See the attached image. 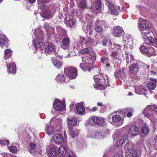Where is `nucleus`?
Returning a JSON list of instances; mask_svg holds the SVG:
<instances>
[{
    "label": "nucleus",
    "instance_id": "nucleus-56",
    "mask_svg": "<svg viewBox=\"0 0 157 157\" xmlns=\"http://www.w3.org/2000/svg\"><path fill=\"white\" fill-rule=\"evenodd\" d=\"M91 51V50L90 48H86L81 50L80 53L82 54H88Z\"/></svg>",
    "mask_w": 157,
    "mask_h": 157
},
{
    "label": "nucleus",
    "instance_id": "nucleus-55",
    "mask_svg": "<svg viewBox=\"0 0 157 157\" xmlns=\"http://www.w3.org/2000/svg\"><path fill=\"white\" fill-rule=\"evenodd\" d=\"M93 31L92 30L91 26L90 25H87L86 26V30L85 33L86 34L89 35H91Z\"/></svg>",
    "mask_w": 157,
    "mask_h": 157
},
{
    "label": "nucleus",
    "instance_id": "nucleus-50",
    "mask_svg": "<svg viewBox=\"0 0 157 157\" xmlns=\"http://www.w3.org/2000/svg\"><path fill=\"white\" fill-rule=\"evenodd\" d=\"M140 66H141V68L143 69V71L145 72H147L149 71L150 66L143 63H140Z\"/></svg>",
    "mask_w": 157,
    "mask_h": 157
},
{
    "label": "nucleus",
    "instance_id": "nucleus-21",
    "mask_svg": "<svg viewBox=\"0 0 157 157\" xmlns=\"http://www.w3.org/2000/svg\"><path fill=\"white\" fill-rule=\"evenodd\" d=\"M7 67L8 72L12 74H14L16 73V66L14 63L11 62L9 64L8 66L7 65Z\"/></svg>",
    "mask_w": 157,
    "mask_h": 157
},
{
    "label": "nucleus",
    "instance_id": "nucleus-57",
    "mask_svg": "<svg viewBox=\"0 0 157 157\" xmlns=\"http://www.w3.org/2000/svg\"><path fill=\"white\" fill-rule=\"evenodd\" d=\"M10 142L8 140H0V144L1 145L4 146L6 145H8L9 144Z\"/></svg>",
    "mask_w": 157,
    "mask_h": 157
},
{
    "label": "nucleus",
    "instance_id": "nucleus-8",
    "mask_svg": "<svg viewBox=\"0 0 157 157\" xmlns=\"http://www.w3.org/2000/svg\"><path fill=\"white\" fill-rule=\"evenodd\" d=\"M80 41L82 45L87 46H92L95 45V40L94 39L87 36L86 37H80Z\"/></svg>",
    "mask_w": 157,
    "mask_h": 157
},
{
    "label": "nucleus",
    "instance_id": "nucleus-15",
    "mask_svg": "<svg viewBox=\"0 0 157 157\" xmlns=\"http://www.w3.org/2000/svg\"><path fill=\"white\" fill-rule=\"evenodd\" d=\"M52 140L55 143L59 144L63 142L64 139L63 136L61 134H57L52 137Z\"/></svg>",
    "mask_w": 157,
    "mask_h": 157
},
{
    "label": "nucleus",
    "instance_id": "nucleus-1",
    "mask_svg": "<svg viewBox=\"0 0 157 157\" xmlns=\"http://www.w3.org/2000/svg\"><path fill=\"white\" fill-rule=\"evenodd\" d=\"M35 38L33 39V44L35 49L37 50L38 48L41 50H43L42 46H44V52L45 54H50L53 53L55 49V46L51 43L46 42L43 37V33L40 28L36 29L34 32Z\"/></svg>",
    "mask_w": 157,
    "mask_h": 157
},
{
    "label": "nucleus",
    "instance_id": "nucleus-11",
    "mask_svg": "<svg viewBox=\"0 0 157 157\" xmlns=\"http://www.w3.org/2000/svg\"><path fill=\"white\" fill-rule=\"evenodd\" d=\"M64 72L66 74L68 73V77L70 78L73 79L75 78L77 76V72L76 69L74 67L70 68H66L64 69Z\"/></svg>",
    "mask_w": 157,
    "mask_h": 157
},
{
    "label": "nucleus",
    "instance_id": "nucleus-59",
    "mask_svg": "<svg viewBox=\"0 0 157 157\" xmlns=\"http://www.w3.org/2000/svg\"><path fill=\"white\" fill-rule=\"evenodd\" d=\"M88 137L92 139H94V132H89L87 135Z\"/></svg>",
    "mask_w": 157,
    "mask_h": 157
},
{
    "label": "nucleus",
    "instance_id": "nucleus-63",
    "mask_svg": "<svg viewBox=\"0 0 157 157\" xmlns=\"http://www.w3.org/2000/svg\"><path fill=\"white\" fill-rule=\"evenodd\" d=\"M98 107H94L92 108L91 110L92 112H94L95 111H96Z\"/></svg>",
    "mask_w": 157,
    "mask_h": 157
},
{
    "label": "nucleus",
    "instance_id": "nucleus-18",
    "mask_svg": "<svg viewBox=\"0 0 157 157\" xmlns=\"http://www.w3.org/2000/svg\"><path fill=\"white\" fill-rule=\"evenodd\" d=\"M112 118L113 122L117 123L116 124V127H119L122 124L121 117L119 115H115L112 117Z\"/></svg>",
    "mask_w": 157,
    "mask_h": 157
},
{
    "label": "nucleus",
    "instance_id": "nucleus-13",
    "mask_svg": "<svg viewBox=\"0 0 157 157\" xmlns=\"http://www.w3.org/2000/svg\"><path fill=\"white\" fill-rule=\"evenodd\" d=\"M9 41L4 35H0V46L3 48H6L9 45Z\"/></svg>",
    "mask_w": 157,
    "mask_h": 157
},
{
    "label": "nucleus",
    "instance_id": "nucleus-12",
    "mask_svg": "<svg viewBox=\"0 0 157 157\" xmlns=\"http://www.w3.org/2000/svg\"><path fill=\"white\" fill-rule=\"evenodd\" d=\"M140 63H132L129 68V71L135 75L134 79L137 81V76L136 73L139 71L140 69Z\"/></svg>",
    "mask_w": 157,
    "mask_h": 157
},
{
    "label": "nucleus",
    "instance_id": "nucleus-61",
    "mask_svg": "<svg viewBox=\"0 0 157 157\" xmlns=\"http://www.w3.org/2000/svg\"><path fill=\"white\" fill-rule=\"evenodd\" d=\"M67 157H75L74 155V153L72 151L69 152Z\"/></svg>",
    "mask_w": 157,
    "mask_h": 157
},
{
    "label": "nucleus",
    "instance_id": "nucleus-52",
    "mask_svg": "<svg viewBox=\"0 0 157 157\" xmlns=\"http://www.w3.org/2000/svg\"><path fill=\"white\" fill-rule=\"evenodd\" d=\"M156 86L155 83L150 82L148 83L147 85V87L149 89L153 90L155 89Z\"/></svg>",
    "mask_w": 157,
    "mask_h": 157
},
{
    "label": "nucleus",
    "instance_id": "nucleus-30",
    "mask_svg": "<svg viewBox=\"0 0 157 157\" xmlns=\"http://www.w3.org/2000/svg\"><path fill=\"white\" fill-rule=\"evenodd\" d=\"M45 130V132L48 135H52L56 132H58L56 128H54L52 126L48 125H46Z\"/></svg>",
    "mask_w": 157,
    "mask_h": 157
},
{
    "label": "nucleus",
    "instance_id": "nucleus-44",
    "mask_svg": "<svg viewBox=\"0 0 157 157\" xmlns=\"http://www.w3.org/2000/svg\"><path fill=\"white\" fill-rule=\"evenodd\" d=\"M12 52L10 49H7L4 51V58L5 59L9 58L12 56Z\"/></svg>",
    "mask_w": 157,
    "mask_h": 157
},
{
    "label": "nucleus",
    "instance_id": "nucleus-17",
    "mask_svg": "<svg viewBox=\"0 0 157 157\" xmlns=\"http://www.w3.org/2000/svg\"><path fill=\"white\" fill-rule=\"evenodd\" d=\"M109 60L107 53H105V55L101 56L100 59L101 62L104 64H105V67L107 69L109 68L110 67V65L108 63Z\"/></svg>",
    "mask_w": 157,
    "mask_h": 157
},
{
    "label": "nucleus",
    "instance_id": "nucleus-6",
    "mask_svg": "<svg viewBox=\"0 0 157 157\" xmlns=\"http://www.w3.org/2000/svg\"><path fill=\"white\" fill-rule=\"evenodd\" d=\"M108 47L114 49V47L116 49H117L118 51L113 52H112L110 54V56L111 58V59L112 60H115L117 59H122V57H123V54L122 52H121V45L117 44H113V47H111L110 45H108Z\"/></svg>",
    "mask_w": 157,
    "mask_h": 157
},
{
    "label": "nucleus",
    "instance_id": "nucleus-7",
    "mask_svg": "<svg viewBox=\"0 0 157 157\" xmlns=\"http://www.w3.org/2000/svg\"><path fill=\"white\" fill-rule=\"evenodd\" d=\"M53 107L56 111H64L65 110V104L59 99L55 100L53 103Z\"/></svg>",
    "mask_w": 157,
    "mask_h": 157
},
{
    "label": "nucleus",
    "instance_id": "nucleus-39",
    "mask_svg": "<svg viewBox=\"0 0 157 157\" xmlns=\"http://www.w3.org/2000/svg\"><path fill=\"white\" fill-rule=\"evenodd\" d=\"M141 135L142 136H144L147 135L149 132V128L146 127L144 126L142 127L140 129Z\"/></svg>",
    "mask_w": 157,
    "mask_h": 157
},
{
    "label": "nucleus",
    "instance_id": "nucleus-32",
    "mask_svg": "<svg viewBox=\"0 0 157 157\" xmlns=\"http://www.w3.org/2000/svg\"><path fill=\"white\" fill-rule=\"evenodd\" d=\"M87 64L85 63H81L80 64V67L83 71H88L90 72L92 68L91 67V64Z\"/></svg>",
    "mask_w": 157,
    "mask_h": 157
},
{
    "label": "nucleus",
    "instance_id": "nucleus-43",
    "mask_svg": "<svg viewBox=\"0 0 157 157\" xmlns=\"http://www.w3.org/2000/svg\"><path fill=\"white\" fill-rule=\"evenodd\" d=\"M148 51L147 56L148 57L156 54H155V48L152 46L149 47L148 48Z\"/></svg>",
    "mask_w": 157,
    "mask_h": 157
},
{
    "label": "nucleus",
    "instance_id": "nucleus-2",
    "mask_svg": "<svg viewBox=\"0 0 157 157\" xmlns=\"http://www.w3.org/2000/svg\"><path fill=\"white\" fill-rule=\"evenodd\" d=\"M139 23L140 29L141 31V34L144 40V43L149 46H153L157 47V38L156 34L151 31H142V29L150 28V26L146 24V21L143 19H140Z\"/></svg>",
    "mask_w": 157,
    "mask_h": 157
},
{
    "label": "nucleus",
    "instance_id": "nucleus-5",
    "mask_svg": "<svg viewBox=\"0 0 157 157\" xmlns=\"http://www.w3.org/2000/svg\"><path fill=\"white\" fill-rule=\"evenodd\" d=\"M157 112V106L155 105H148L144 109L142 113L144 116L153 123L157 121V118L153 113V112Z\"/></svg>",
    "mask_w": 157,
    "mask_h": 157
},
{
    "label": "nucleus",
    "instance_id": "nucleus-46",
    "mask_svg": "<svg viewBox=\"0 0 157 157\" xmlns=\"http://www.w3.org/2000/svg\"><path fill=\"white\" fill-rule=\"evenodd\" d=\"M125 111L127 113V116L128 117L130 118L133 115V109L132 108H127L125 109Z\"/></svg>",
    "mask_w": 157,
    "mask_h": 157
},
{
    "label": "nucleus",
    "instance_id": "nucleus-16",
    "mask_svg": "<svg viewBox=\"0 0 157 157\" xmlns=\"http://www.w3.org/2000/svg\"><path fill=\"white\" fill-rule=\"evenodd\" d=\"M124 31L122 28L120 26L115 27L113 31V34L116 37H119L123 34Z\"/></svg>",
    "mask_w": 157,
    "mask_h": 157
},
{
    "label": "nucleus",
    "instance_id": "nucleus-34",
    "mask_svg": "<svg viewBox=\"0 0 157 157\" xmlns=\"http://www.w3.org/2000/svg\"><path fill=\"white\" fill-rule=\"evenodd\" d=\"M90 56L89 55V56H85L82 57V59L83 62V63H85L88 65L89 64H91V63H93V59L92 58H91Z\"/></svg>",
    "mask_w": 157,
    "mask_h": 157
},
{
    "label": "nucleus",
    "instance_id": "nucleus-9",
    "mask_svg": "<svg viewBox=\"0 0 157 157\" xmlns=\"http://www.w3.org/2000/svg\"><path fill=\"white\" fill-rule=\"evenodd\" d=\"M110 0H106V4L108 6L109 9L111 14L115 15H118L120 9L119 6H115L113 3H110Z\"/></svg>",
    "mask_w": 157,
    "mask_h": 157
},
{
    "label": "nucleus",
    "instance_id": "nucleus-47",
    "mask_svg": "<svg viewBox=\"0 0 157 157\" xmlns=\"http://www.w3.org/2000/svg\"><path fill=\"white\" fill-rule=\"evenodd\" d=\"M96 25L97 26H101L103 28H105L107 26V25L105 21L103 20H98L95 23Z\"/></svg>",
    "mask_w": 157,
    "mask_h": 157
},
{
    "label": "nucleus",
    "instance_id": "nucleus-33",
    "mask_svg": "<svg viewBox=\"0 0 157 157\" xmlns=\"http://www.w3.org/2000/svg\"><path fill=\"white\" fill-rule=\"evenodd\" d=\"M44 27L48 34H52L54 33V28L52 27L51 24L45 23L44 25Z\"/></svg>",
    "mask_w": 157,
    "mask_h": 157
},
{
    "label": "nucleus",
    "instance_id": "nucleus-64",
    "mask_svg": "<svg viewBox=\"0 0 157 157\" xmlns=\"http://www.w3.org/2000/svg\"><path fill=\"white\" fill-rule=\"evenodd\" d=\"M74 105V104H71L70 105L69 107H70L71 110H72L73 109V108Z\"/></svg>",
    "mask_w": 157,
    "mask_h": 157
},
{
    "label": "nucleus",
    "instance_id": "nucleus-24",
    "mask_svg": "<svg viewBox=\"0 0 157 157\" xmlns=\"http://www.w3.org/2000/svg\"><path fill=\"white\" fill-rule=\"evenodd\" d=\"M115 78L119 79L120 78H123L125 76V74L123 69H120L116 70L114 73Z\"/></svg>",
    "mask_w": 157,
    "mask_h": 157
},
{
    "label": "nucleus",
    "instance_id": "nucleus-20",
    "mask_svg": "<svg viewBox=\"0 0 157 157\" xmlns=\"http://www.w3.org/2000/svg\"><path fill=\"white\" fill-rule=\"evenodd\" d=\"M56 79L58 82L66 83L69 82L70 78L68 77H66L65 78L63 75L59 74L56 76Z\"/></svg>",
    "mask_w": 157,
    "mask_h": 157
},
{
    "label": "nucleus",
    "instance_id": "nucleus-54",
    "mask_svg": "<svg viewBox=\"0 0 157 157\" xmlns=\"http://www.w3.org/2000/svg\"><path fill=\"white\" fill-rule=\"evenodd\" d=\"M140 50L141 53L143 54H148V48H147L145 46L143 45L140 46Z\"/></svg>",
    "mask_w": 157,
    "mask_h": 157
},
{
    "label": "nucleus",
    "instance_id": "nucleus-45",
    "mask_svg": "<svg viewBox=\"0 0 157 157\" xmlns=\"http://www.w3.org/2000/svg\"><path fill=\"white\" fill-rule=\"evenodd\" d=\"M68 24L70 26L71 28H73L76 25L75 19L72 16L69 17Z\"/></svg>",
    "mask_w": 157,
    "mask_h": 157
},
{
    "label": "nucleus",
    "instance_id": "nucleus-37",
    "mask_svg": "<svg viewBox=\"0 0 157 157\" xmlns=\"http://www.w3.org/2000/svg\"><path fill=\"white\" fill-rule=\"evenodd\" d=\"M67 152L66 148L64 146H61L59 147L58 152L59 155V156L63 157Z\"/></svg>",
    "mask_w": 157,
    "mask_h": 157
},
{
    "label": "nucleus",
    "instance_id": "nucleus-49",
    "mask_svg": "<svg viewBox=\"0 0 157 157\" xmlns=\"http://www.w3.org/2000/svg\"><path fill=\"white\" fill-rule=\"evenodd\" d=\"M133 147V145L132 143L129 141H127L124 147L125 151L129 150H132V149H133L132 148Z\"/></svg>",
    "mask_w": 157,
    "mask_h": 157
},
{
    "label": "nucleus",
    "instance_id": "nucleus-29",
    "mask_svg": "<svg viewBox=\"0 0 157 157\" xmlns=\"http://www.w3.org/2000/svg\"><path fill=\"white\" fill-rule=\"evenodd\" d=\"M137 152L134 149L127 150L126 151L125 157H137Z\"/></svg>",
    "mask_w": 157,
    "mask_h": 157
},
{
    "label": "nucleus",
    "instance_id": "nucleus-60",
    "mask_svg": "<svg viewBox=\"0 0 157 157\" xmlns=\"http://www.w3.org/2000/svg\"><path fill=\"white\" fill-rule=\"evenodd\" d=\"M102 44L104 46H106L109 43H110L109 41H108V40L106 38H104V39L102 40Z\"/></svg>",
    "mask_w": 157,
    "mask_h": 157
},
{
    "label": "nucleus",
    "instance_id": "nucleus-27",
    "mask_svg": "<svg viewBox=\"0 0 157 157\" xmlns=\"http://www.w3.org/2000/svg\"><path fill=\"white\" fill-rule=\"evenodd\" d=\"M69 135L72 137L74 138L75 136L78 135L79 133V131L76 128H72L71 127L69 126Z\"/></svg>",
    "mask_w": 157,
    "mask_h": 157
},
{
    "label": "nucleus",
    "instance_id": "nucleus-58",
    "mask_svg": "<svg viewBox=\"0 0 157 157\" xmlns=\"http://www.w3.org/2000/svg\"><path fill=\"white\" fill-rule=\"evenodd\" d=\"M104 29V28H102V27L97 26V25H96L95 30L98 33L101 32L103 31Z\"/></svg>",
    "mask_w": 157,
    "mask_h": 157
},
{
    "label": "nucleus",
    "instance_id": "nucleus-14",
    "mask_svg": "<svg viewBox=\"0 0 157 157\" xmlns=\"http://www.w3.org/2000/svg\"><path fill=\"white\" fill-rule=\"evenodd\" d=\"M52 121H54V123L56 125L55 127L57 131V132H60L62 129V120L60 118L56 119V117H54L51 119L50 122H52Z\"/></svg>",
    "mask_w": 157,
    "mask_h": 157
},
{
    "label": "nucleus",
    "instance_id": "nucleus-40",
    "mask_svg": "<svg viewBox=\"0 0 157 157\" xmlns=\"http://www.w3.org/2000/svg\"><path fill=\"white\" fill-rule=\"evenodd\" d=\"M149 143L151 145L157 144V135H154L149 140Z\"/></svg>",
    "mask_w": 157,
    "mask_h": 157
},
{
    "label": "nucleus",
    "instance_id": "nucleus-23",
    "mask_svg": "<svg viewBox=\"0 0 157 157\" xmlns=\"http://www.w3.org/2000/svg\"><path fill=\"white\" fill-rule=\"evenodd\" d=\"M101 2L97 0L93 3L92 5V8L96 10L97 13H99L101 11Z\"/></svg>",
    "mask_w": 157,
    "mask_h": 157
},
{
    "label": "nucleus",
    "instance_id": "nucleus-53",
    "mask_svg": "<svg viewBox=\"0 0 157 157\" xmlns=\"http://www.w3.org/2000/svg\"><path fill=\"white\" fill-rule=\"evenodd\" d=\"M68 122L70 125L72 126H74L77 124V121L76 119L74 118H71V119H67Z\"/></svg>",
    "mask_w": 157,
    "mask_h": 157
},
{
    "label": "nucleus",
    "instance_id": "nucleus-36",
    "mask_svg": "<svg viewBox=\"0 0 157 157\" xmlns=\"http://www.w3.org/2000/svg\"><path fill=\"white\" fill-rule=\"evenodd\" d=\"M146 89L145 87L141 85L135 88V92L137 94H142L144 92L146 91Z\"/></svg>",
    "mask_w": 157,
    "mask_h": 157
},
{
    "label": "nucleus",
    "instance_id": "nucleus-28",
    "mask_svg": "<svg viewBox=\"0 0 157 157\" xmlns=\"http://www.w3.org/2000/svg\"><path fill=\"white\" fill-rule=\"evenodd\" d=\"M82 103H80L77 104L76 108L78 113L81 115L83 114L85 112V108Z\"/></svg>",
    "mask_w": 157,
    "mask_h": 157
},
{
    "label": "nucleus",
    "instance_id": "nucleus-62",
    "mask_svg": "<svg viewBox=\"0 0 157 157\" xmlns=\"http://www.w3.org/2000/svg\"><path fill=\"white\" fill-rule=\"evenodd\" d=\"M151 81L152 82L155 83L156 84L157 83V79L155 78H151Z\"/></svg>",
    "mask_w": 157,
    "mask_h": 157
},
{
    "label": "nucleus",
    "instance_id": "nucleus-3",
    "mask_svg": "<svg viewBox=\"0 0 157 157\" xmlns=\"http://www.w3.org/2000/svg\"><path fill=\"white\" fill-rule=\"evenodd\" d=\"M94 79L96 83V84H94V86L97 90H104L105 87L109 86V80L106 75H95Z\"/></svg>",
    "mask_w": 157,
    "mask_h": 157
},
{
    "label": "nucleus",
    "instance_id": "nucleus-25",
    "mask_svg": "<svg viewBox=\"0 0 157 157\" xmlns=\"http://www.w3.org/2000/svg\"><path fill=\"white\" fill-rule=\"evenodd\" d=\"M70 42V40L69 38L66 37L63 39L62 41L61 48L64 50L67 49L69 46Z\"/></svg>",
    "mask_w": 157,
    "mask_h": 157
},
{
    "label": "nucleus",
    "instance_id": "nucleus-31",
    "mask_svg": "<svg viewBox=\"0 0 157 157\" xmlns=\"http://www.w3.org/2000/svg\"><path fill=\"white\" fill-rule=\"evenodd\" d=\"M52 61L54 67L57 68H60L62 66V62L56 58H52Z\"/></svg>",
    "mask_w": 157,
    "mask_h": 157
},
{
    "label": "nucleus",
    "instance_id": "nucleus-4",
    "mask_svg": "<svg viewBox=\"0 0 157 157\" xmlns=\"http://www.w3.org/2000/svg\"><path fill=\"white\" fill-rule=\"evenodd\" d=\"M124 40L125 43L124 49L125 51V55H127L126 56V59L127 63H128L129 57H130L131 62L133 60V56L130 52H126L127 51H130L133 45V42L132 39L129 34L124 35L123 36Z\"/></svg>",
    "mask_w": 157,
    "mask_h": 157
},
{
    "label": "nucleus",
    "instance_id": "nucleus-41",
    "mask_svg": "<svg viewBox=\"0 0 157 157\" xmlns=\"http://www.w3.org/2000/svg\"><path fill=\"white\" fill-rule=\"evenodd\" d=\"M10 151L13 153H16L17 151V149L15 144H12L8 147Z\"/></svg>",
    "mask_w": 157,
    "mask_h": 157
},
{
    "label": "nucleus",
    "instance_id": "nucleus-51",
    "mask_svg": "<svg viewBox=\"0 0 157 157\" xmlns=\"http://www.w3.org/2000/svg\"><path fill=\"white\" fill-rule=\"evenodd\" d=\"M78 6V7L82 9L88 8V7L86 6L85 0H83L81 1Z\"/></svg>",
    "mask_w": 157,
    "mask_h": 157
},
{
    "label": "nucleus",
    "instance_id": "nucleus-22",
    "mask_svg": "<svg viewBox=\"0 0 157 157\" xmlns=\"http://www.w3.org/2000/svg\"><path fill=\"white\" fill-rule=\"evenodd\" d=\"M28 148L30 153L33 155L35 154L38 151L37 147L35 144L30 143L28 146Z\"/></svg>",
    "mask_w": 157,
    "mask_h": 157
},
{
    "label": "nucleus",
    "instance_id": "nucleus-48",
    "mask_svg": "<svg viewBox=\"0 0 157 157\" xmlns=\"http://www.w3.org/2000/svg\"><path fill=\"white\" fill-rule=\"evenodd\" d=\"M57 32L63 36H65L66 35V31L63 29V28L60 26H58L56 28Z\"/></svg>",
    "mask_w": 157,
    "mask_h": 157
},
{
    "label": "nucleus",
    "instance_id": "nucleus-38",
    "mask_svg": "<svg viewBox=\"0 0 157 157\" xmlns=\"http://www.w3.org/2000/svg\"><path fill=\"white\" fill-rule=\"evenodd\" d=\"M107 134H104L98 131L94 132V139H103L107 136Z\"/></svg>",
    "mask_w": 157,
    "mask_h": 157
},
{
    "label": "nucleus",
    "instance_id": "nucleus-35",
    "mask_svg": "<svg viewBox=\"0 0 157 157\" xmlns=\"http://www.w3.org/2000/svg\"><path fill=\"white\" fill-rule=\"evenodd\" d=\"M127 140V136L126 135H123L121 139L116 142V145L118 147L121 146Z\"/></svg>",
    "mask_w": 157,
    "mask_h": 157
},
{
    "label": "nucleus",
    "instance_id": "nucleus-19",
    "mask_svg": "<svg viewBox=\"0 0 157 157\" xmlns=\"http://www.w3.org/2000/svg\"><path fill=\"white\" fill-rule=\"evenodd\" d=\"M139 127L136 125H132L128 130V133L131 136H134L138 134Z\"/></svg>",
    "mask_w": 157,
    "mask_h": 157
},
{
    "label": "nucleus",
    "instance_id": "nucleus-10",
    "mask_svg": "<svg viewBox=\"0 0 157 157\" xmlns=\"http://www.w3.org/2000/svg\"><path fill=\"white\" fill-rule=\"evenodd\" d=\"M90 121V125H93L94 124H96L101 125H104L105 122L104 119L102 117H97L96 116H92L89 119Z\"/></svg>",
    "mask_w": 157,
    "mask_h": 157
},
{
    "label": "nucleus",
    "instance_id": "nucleus-42",
    "mask_svg": "<svg viewBox=\"0 0 157 157\" xmlns=\"http://www.w3.org/2000/svg\"><path fill=\"white\" fill-rule=\"evenodd\" d=\"M53 13L50 11H47L44 12L43 16L44 18L49 19L53 17Z\"/></svg>",
    "mask_w": 157,
    "mask_h": 157
},
{
    "label": "nucleus",
    "instance_id": "nucleus-26",
    "mask_svg": "<svg viewBox=\"0 0 157 157\" xmlns=\"http://www.w3.org/2000/svg\"><path fill=\"white\" fill-rule=\"evenodd\" d=\"M56 146L55 145L50 147L48 151L49 157H56Z\"/></svg>",
    "mask_w": 157,
    "mask_h": 157
}]
</instances>
